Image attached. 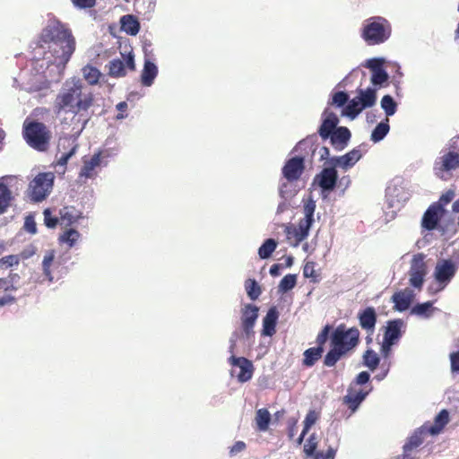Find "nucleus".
I'll list each match as a JSON object with an SVG mask.
<instances>
[{
	"label": "nucleus",
	"mask_w": 459,
	"mask_h": 459,
	"mask_svg": "<svg viewBox=\"0 0 459 459\" xmlns=\"http://www.w3.org/2000/svg\"><path fill=\"white\" fill-rule=\"evenodd\" d=\"M41 41L48 45V50L38 65L40 68L47 65L42 74L48 82L58 81L75 50V39L64 24L52 21L43 30Z\"/></svg>",
	"instance_id": "f257e3e1"
},
{
	"label": "nucleus",
	"mask_w": 459,
	"mask_h": 459,
	"mask_svg": "<svg viewBox=\"0 0 459 459\" xmlns=\"http://www.w3.org/2000/svg\"><path fill=\"white\" fill-rule=\"evenodd\" d=\"M93 102L92 93L83 86L79 79H71L65 82L56 100L57 114L71 113L74 117L87 110Z\"/></svg>",
	"instance_id": "f03ea898"
},
{
	"label": "nucleus",
	"mask_w": 459,
	"mask_h": 459,
	"mask_svg": "<svg viewBox=\"0 0 459 459\" xmlns=\"http://www.w3.org/2000/svg\"><path fill=\"white\" fill-rule=\"evenodd\" d=\"M359 337V332L356 327L338 325L331 335V350L325 355V364L333 367L343 355L357 346Z\"/></svg>",
	"instance_id": "7ed1b4c3"
},
{
	"label": "nucleus",
	"mask_w": 459,
	"mask_h": 459,
	"mask_svg": "<svg viewBox=\"0 0 459 459\" xmlns=\"http://www.w3.org/2000/svg\"><path fill=\"white\" fill-rule=\"evenodd\" d=\"M316 211V202L308 199L303 207L304 218L300 220L299 225H289L285 228V233L289 244L294 247H298L309 234L310 228L315 221L314 214Z\"/></svg>",
	"instance_id": "20e7f679"
},
{
	"label": "nucleus",
	"mask_w": 459,
	"mask_h": 459,
	"mask_svg": "<svg viewBox=\"0 0 459 459\" xmlns=\"http://www.w3.org/2000/svg\"><path fill=\"white\" fill-rule=\"evenodd\" d=\"M391 31V25L385 18L374 16L364 21L361 37L368 44L377 45L386 41Z\"/></svg>",
	"instance_id": "39448f33"
},
{
	"label": "nucleus",
	"mask_w": 459,
	"mask_h": 459,
	"mask_svg": "<svg viewBox=\"0 0 459 459\" xmlns=\"http://www.w3.org/2000/svg\"><path fill=\"white\" fill-rule=\"evenodd\" d=\"M377 102V89L368 87L360 89L342 110V116L354 119L364 109L373 107Z\"/></svg>",
	"instance_id": "423d86ee"
},
{
	"label": "nucleus",
	"mask_w": 459,
	"mask_h": 459,
	"mask_svg": "<svg viewBox=\"0 0 459 459\" xmlns=\"http://www.w3.org/2000/svg\"><path fill=\"white\" fill-rule=\"evenodd\" d=\"M55 176L52 172L39 173L30 183L29 196L35 202L44 200L51 192Z\"/></svg>",
	"instance_id": "0eeeda50"
},
{
	"label": "nucleus",
	"mask_w": 459,
	"mask_h": 459,
	"mask_svg": "<svg viewBox=\"0 0 459 459\" xmlns=\"http://www.w3.org/2000/svg\"><path fill=\"white\" fill-rule=\"evenodd\" d=\"M24 137L31 147L39 151L47 148L49 140L46 126L38 122L24 124Z\"/></svg>",
	"instance_id": "6e6552de"
},
{
	"label": "nucleus",
	"mask_w": 459,
	"mask_h": 459,
	"mask_svg": "<svg viewBox=\"0 0 459 459\" xmlns=\"http://www.w3.org/2000/svg\"><path fill=\"white\" fill-rule=\"evenodd\" d=\"M458 270V263L451 259H440L437 262L433 276L438 288L436 291L444 290L452 281Z\"/></svg>",
	"instance_id": "1a4fd4ad"
},
{
	"label": "nucleus",
	"mask_w": 459,
	"mask_h": 459,
	"mask_svg": "<svg viewBox=\"0 0 459 459\" xmlns=\"http://www.w3.org/2000/svg\"><path fill=\"white\" fill-rule=\"evenodd\" d=\"M425 258L426 256L423 254L413 255L408 271L409 284L418 291L421 290L428 273Z\"/></svg>",
	"instance_id": "9d476101"
},
{
	"label": "nucleus",
	"mask_w": 459,
	"mask_h": 459,
	"mask_svg": "<svg viewBox=\"0 0 459 459\" xmlns=\"http://www.w3.org/2000/svg\"><path fill=\"white\" fill-rule=\"evenodd\" d=\"M459 167V153L447 152L437 157L434 162L433 170L435 175L443 179L448 178V173Z\"/></svg>",
	"instance_id": "9b49d317"
},
{
	"label": "nucleus",
	"mask_w": 459,
	"mask_h": 459,
	"mask_svg": "<svg viewBox=\"0 0 459 459\" xmlns=\"http://www.w3.org/2000/svg\"><path fill=\"white\" fill-rule=\"evenodd\" d=\"M107 151L99 150L91 156L82 158V166L79 177L85 178H93L98 175V169L100 168L104 159L108 158Z\"/></svg>",
	"instance_id": "f8f14e48"
},
{
	"label": "nucleus",
	"mask_w": 459,
	"mask_h": 459,
	"mask_svg": "<svg viewBox=\"0 0 459 459\" xmlns=\"http://www.w3.org/2000/svg\"><path fill=\"white\" fill-rule=\"evenodd\" d=\"M229 361L231 367V377H236L241 383L247 382L252 378L254 367L250 360L244 357L231 356Z\"/></svg>",
	"instance_id": "ddd939ff"
},
{
	"label": "nucleus",
	"mask_w": 459,
	"mask_h": 459,
	"mask_svg": "<svg viewBox=\"0 0 459 459\" xmlns=\"http://www.w3.org/2000/svg\"><path fill=\"white\" fill-rule=\"evenodd\" d=\"M384 58H371L367 60L365 66L371 71L370 82L377 91L387 82L388 74L383 69Z\"/></svg>",
	"instance_id": "4468645a"
},
{
	"label": "nucleus",
	"mask_w": 459,
	"mask_h": 459,
	"mask_svg": "<svg viewBox=\"0 0 459 459\" xmlns=\"http://www.w3.org/2000/svg\"><path fill=\"white\" fill-rule=\"evenodd\" d=\"M403 323L401 320L390 321L386 327L382 342V351L387 356L391 347L399 340L402 335Z\"/></svg>",
	"instance_id": "2eb2a0df"
},
{
	"label": "nucleus",
	"mask_w": 459,
	"mask_h": 459,
	"mask_svg": "<svg viewBox=\"0 0 459 459\" xmlns=\"http://www.w3.org/2000/svg\"><path fill=\"white\" fill-rule=\"evenodd\" d=\"M409 195L402 186L396 185L389 186L386 189V200L394 210L391 212L390 220L394 219L396 211L408 200Z\"/></svg>",
	"instance_id": "dca6fc26"
},
{
	"label": "nucleus",
	"mask_w": 459,
	"mask_h": 459,
	"mask_svg": "<svg viewBox=\"0 0 459 459\" xmlns=\"http://www.w3.org/2000/svg\"><path fill=\"white\" fill-rule=\"evenodd\" d=\"M416 297V293L410 288L398 290L392 296L394 308L399 312L407 310Z\"/></svg>",
	"instance_id": "f3484780"
},
{
	"label": "nucleus",
	"mask_w": 459,
	"mask_h": 459,
	"mask_svg": "<svg viewBox=\"0 0 459 459\" xmlns=\"http://www.w3.org/2000/svg\"><path fill=\"white\" fill-rule=\"evenodd\" d=\"M304 170V160L300 157L290 159L282 168V174L287 181L292 182L301 176Z\"/></svg>",
	"instance_id": "a211bd4d"
},
{
	"label": "nucleus",
	"mask_w": 459,
	"mask_h": 459,
	"mask_svg": "<svg viewBox=\"0 0 459 459\" xmlns=\"http://www.w3.org/2000/svg\"><path fill=\"white\" fill-rule=\"evenodd\" d=\"M444 213L445 209L439 204H431L423 215L421 226L429 230H434Z\"/></svg>",
	"instance_id": "6ab92c4d"
},
{
	"label": "nucleus",
	"mask_w": 459,
	"mask_h": 459,
	"mask_svg": "<svg viewBox=\"0 0 459 459\" xmlns=\"http://www.w3.org/2000/svg\"><path fill=\"white\" fill-rule=\"evenodd\" d=\"M361 158L359 150H352L345 155L334 157L331 160V164L333 167H339L343 170H348L352 168Z\"/></svg>",
	"instance_id": "aec40b11"
},
{
	"label": "nucleus",
	"mask_w": 459,
	"mask_h": 459,
	"mask_svg": "<svg viewBox=\"0 0 459 459\" xmlns=\"http://www.w3.org/2000/svg\"><path fill=\"white\" fill-rule=\"evenodd\" d=\"M337 171L334 168H326L316 177L319 186L323 190H333L337 181Z\"/></svg>",
	"instance_id": "412c9836"
},
{
	"label": "nucleus",
	"mask_w": 459,
	"mask_h": 459,
	"mask_svg": "<svg viewBox=\"0 0 459 459\" xmlns=\"http://www.w3.org/2000/svg\"><path fill=\"white\" fill-rule=\"evenodd\" d=\"M449 421V413L446 410H442L435 418L434 423L431 426L424 425L420 429V434L429 433L430 435L439 434L444 427Z\"/></svg>",
	"instance_id": "4be33fe9"
},
{
	"label": "nucleus",
	"mask_w": 459,
	"mask_h": 459,
	"mask_svg": "<svg viewBox=\"0 0 459 459\" xmlns=\"http://www.w3.org/2000/svg\"><path fill=\"white\" fill-rule=\"evenodd\" d=\"M258 317V307L254 305H246L242 310V325L247 335L252 332Z\"/></svg>",
	"instance_id": "5701e85b"
},
{
	"label": "nucleus",
	"mask_w": 459,
	"mask_h": 459,
	"mask_svg": "<svg viewBox=\"0 0 459 459\" xmlns=\"http://www.w3.org/2000/svg\"><path fill=\"white\" fill-rule=\"evenodd\" d=\"M339 119L335 114L326 109L323 114V123L319 128V134L322 138H328L336 127Z\"/></svg>",
	"instance_id": "b1692460"
},
{
	"label": "nucleus",
	"mask_w": 459,
	"mask_h": 459,
	"mask_svg": "<svg viewBox=\"0 0 459 459\" xmlns=\"http://www.w3.org/2000/svg\"><path fill=\"white\" fill-rule=\"evenodd\" d=\"M368 394V391L364 392L361 389L351 388L343 400L351 411L354 412Z\"/></svg>",
	"instance_id": "393cba45"
},
{
	"label": "nucleus",
	"mask_w": 459,
	"mask_h": 459,
	"mask_svg": "<svg viewBox=\"0 0 459 459\" xmlns=\"http://www.w3.org/2000/svg\"><path fill=\"white\" fill-rule=\"evenodd\" d=\"M82 218V212L73 206H65L59 211L60 224L70 226Z\"/></svg>",
	"instance_id": "a878e982"
},
{
	"label": "nucleus",
	"mask_w": 459,
	"mask_h": 459,
	"mask_svg": "<svg viewBox=\"0 0 459 459\" xmlns=\"http://www.w3.org/2000/svg\"><path fill=\"white\" fill-rule=\"evenodd\" d=\"M279 314L277 309L275 307H271L263 319V335L272 336L275 333V326Z\"/></svg>",
	"instance_id": "bb28decb"
},
{
	"label": "nucleus",
	"mask_w": 459,
	"mask_h": 459,
	"mask_svg": "<svg viewBox=\"0 0 459 459\" xmlns=\"http://www.w3.org/2000/svg\"><path fill=\"white\" fill-rule=\"evenodd\" d=\"M360 326L369 333H373L377 322L376 311L373 307H367L359 314Z\"/></svg>",
	"instance_id": "cd10ccee"
},
{
	"label": "nucleus",
	"mask_w": 459,
	"mask_h": 459,
	"mask_svg": "<svg viewBox=\"0 0 459 459\" xmlns=\"http://www.w3.org/2000/svg\"><path fill=\"white\" fill-rule=\"evenodd\" d=\"M351 133L348 128L341 126L336 128L331 135L332 143L338 150H342L350 140Z\"/></svg>",
	"instance_id": "c85d7f7f"
},
{
	"label": "nucleus",
	"mask_w": 459,
	"mask_h": 459,
	"mask_svg": "<svg viewBox=\"0 0 459 459\" xmlns=\"http://www.w3.org/2000/svg\"><path fill=\"white\" fill-rule=\"evenodd\" d=\"M158 68L156 65L151 61L146 60L142 72V83L144 86H151L157 76Z\"/></svg>",
	"instance_id": "c756f323"
},
{
	"label": "nucleus",
	"mask_w": 459,
	"mask_h": 459,
	"mask_svg": "<svg viewBox=\"0 0 459 459\" xmlns=\"http://www.w3.org/2000/svg\"><path fill=\"white\" fill-rule=\"evenodd\" d=\"M437 308L433 307V302L428 301L415 305L411 308V314L424 319H428L433 316Z\"/></svg>",
	"instance_id": "7c9ffc66"
},
{
	"label": "nucleus",
	"mask_w": 459,
	"mask_h": 459,
	"mask_svg": "<svg viewBox=\"0 0 459 459\" xmlns=\"http://www.w3.org/2000/svg\"><path fill=\"white\" fill-rule=\"evenodd\" d=\"M121 29L129 35H136L140 30L139 22L133 15H125L120 20Z\"/></svg>",
	"instance_id": "2f4dec72"
},
{
	"label": "nucleus",
	"mask_w": 459,
	"mask_h": 459,
	"mask_svg": "<svg viewBox=\"0 0 459 459\" xmlns=\"http://www.w3.org/2000/svg\"><path fill=\"white\" fill-rule=\"evenodd\" d=\"M390 130L389 119L386 117L384 121L380 122L372 131L370 140L374 143L382 141Z\"/></svg>",
	"instance_id": "473e14b6"
},
{
	"label": "nucleus",
	"mask_w": 459,
	"mask_h": 459,
	"mask_svg": "<svg viewBox=\"0 0 459 459\" xmlns=\"http://www.w3.org/2000/svg\"><path fill=\"white\" fill-rule=\"evenodd\" d=\"M56 254L54 250H48L45 252L43 260H42V270L45 277L48 280V281H53V275L51 267L54 263Z\"/></svg>",
	"instance_id": "72a5a7b5"
},
{
	"label": "nucleus",
	"mask_w": 459,
	"mask_h": 459,
	"mask_svg": "<svg viewBox=\"0 0 459 459\" xmlns=\"http://www.w3.org/2000/svg\"><path fill=\"white\" fill-rule=\"evenodd\" d=\"M80 237L81 235L76 230L68 229L59 236L58 240L61 244L72 247L78 242Z\"/></svg>",
	"instance_id": "f704fd0d"
},
{
	"label": "nucleus",
	"mask_w": 459,
	"mask_h": 459,
	"mask_svg": "<svg viewBox=\"0 0 459 459\" xmlns=\"http://www.w3.org/2000/svg\"><path fill=\"white\" fill-rule=\"evenodd\" d=\"M4 181V178H0V214L6 211L12 199V194Z\"/></svg>",
	"instance_id": "c9c22d12"
},
{
	"label": "nucleus",
	"mask_w": 459,
	"mask_h": 459,
	"mask_svg": "<svg viewBox=\"0 0 459 459\" xmlns=\"http://www.w3.org/2000/svg\"><path fill=\"white\" fill-rule=\"evenodd\" d=\"M271 420L270 412L266 409H259L255 415V423L257 429L260 431H265L268 429L269 423Z\"/></svg>",
	"instance_id": "e433bc0d"
},
{
	"label": "nucleus",
	"mask_w": 459,
	"mask_h": 459,
	"mask_svg": "<svg viewBox=\"0 0 459 459\" xmlns=\"http://www.w3.org/2000/svg\"><path fill=\"white\" fill-rule=\"evenodd\" d=\"M83 78L91 85L96 84L100 78V72L91 65H85L82 69Z\"/></svg>",
	"instance_id": "4c0bfd02"
},
{
	"label": "nucleus",
	"mask_w": 459,
	"mask_h": 459,
	"mask_svg": "<svg viewBox=\"0 0 459 459\" xmlns=\"http://www.w3.org/2000/svg\"><path fill=\"white\" fill-rule=\"evenodd\" d=\"M380 106L387 118L388 117L394 116L397 110V103L390 95H385L381 99Z\"/></svg>",
	"instance_id": "58836bf2"
},
{
	"label": "nucleus",
	"mask_w": 459,
	"mask_h": 459,
	"mask_svg": "<svg viewBox=\"0 0 459 459\" xmlns=\"http://www.w3.org/2000/svg\"><path fill=\"white\" fill-rule=\"evenodd\" d=\"M277 247V242L273 238H268L264 241V243L259 247L258 255L260 258L266 259L268 258L273 252Z\"/></svg>",
	"instance_id": "ea45409f"
},
{
	"label": "nucleus",
	"mask_w": 459,
	"mask_h": 459,
	"mask_svg": "<svg viewBox=\"0 0 459 459\" xmlns=\"http://www.w3.org/2000/svg\"><path fill=\"white\" fill-rule=\"evenodd\" d=\"M318 419V414L315 411H310L306 418H305V420H304V429L302 430V433L301 435L299 436V437L298 438V443L299 444H301L303 439H304V437L305 435L307 434V432L309 430V429L316 423V421Z\"/></svg>",
	"instance_id": "a19ab883"
},
{
	"label": "nucleus",
	"mask_w": 459,
	"mask_h": 459,
	"mask_svg": "<svg viewBox=\"0 0 459 459\" xmlns=\"http://www.w3.org/2000/svg\"><path fill=\"white\" fill-rule=\"evenodd\" d=\"M323 352L322 347L310 348L304 352V364L312 366L321 357Z\"/></svg>",
	"instance_id": "79ce46f5"
},
{
	"label": "nucleus",
	"mask_w": 459,
	"mask_h": 459,
	"mask_svg": "<svg viewBox=\"0 0 459 459\" xmlns=\"http://www.w3.org/2000/svg\"><path fill=\"white\" fill-rule=\"evenodd\" d=\"M297 282V276L295 274L285 275L279 284V291L286 292L293 289Z\"/></svg>",
	"instance_id": "37998d69"
},
{
	"label": "nucleus",
	"mask_w": 459,
	"mask_h": 459,
	"mask_svg": "<svg viewBox=\"0 0 459 459\" xmlns=\"http://www.w3.org/2000/svg\"><path fill=\"white\" fill-rule=\"evenodd\" d=\"M109 74L112 76H124L126 74L124 62L120 59H114L109 63Z\"/></svg>",
	"instance_id": "c03bdc74"
},
{
	"label": "nucleus",
	"mask_w": 459,
	"mask_h": 459,
	"mask_svg": "<svg viewBox=\"0 0 459 459\" xmlns=\"http://www.w3.org/2000/svg\"><path fill=\"white\" fill-rule=\"evenodd\" d=\"M297 193V190L293 187L291 182L288 181L282 183L279 188V194L281 197L287 201L293 197Z\"/></svg>",
	"instance_id": "a18cd8bd"
},
{
	"label": "nucleus",
	"mask_w": 459,
	"mask_h": 459,
	"mask_svg": "<svg viewBox=\"0 0 459 459\" xmlns=\"http://www.w3.org/2000/svg\"><path fill=\"white\" fill-rule=\"evenodd\" d=\"M363 359L364 364L371 370L376 369L379 363L378 355L373 351H367L363 356Z\"/></svg>",
	"instance_id": "49530a36"
},
{
	"label": "nucleus",
	"mask_w": 459,
	"mask_h": 459,
	"mask_svg": "<svg viewBox=\"0 0 459 459\" xmlns=\"http://www.w3.org/2000/svg\"><path fill=\"white\" fill-rule=\"evenodd\" d=\"M318 444V437L316 434H312L304 445V453L307 456H312L316 453Z\"/></svg>",
	"instance_id": "de8ad7c7"
},
{
	"label": "nucleus",
	"mask_w": 459,
	"mask_h": 459,
	"mask_svg": "<svg viewBox=\"0 0 459 459\" xmlns=\"http://www.w3.org/2000/svg\"><path fill=\"white\" fill-rule=\"evenodd\" d=\"M245 287L247 295L251 299H256L259 297L261 290L255 281L251 279L247 280L246 281Z\"/></svg>",
	"instance_id": "09e8293b"
},
{
	"label": "nucleus",
	"mask_w": 459,
	"mask_h": 459,
	"mask_svg": "<svg viewBox=\"0 0 459 459\" xmlns=\"http://www.w3.org/2000/svg\"><path fill=\"white\" fill-rule=\"evenodd\" d=\"M43 215L44 223L48 228L53 229L57 225L58 222H60L57 217L52 215V212L49 209H46L43 212Z\"/></svg>",
	"instance_id": "8fccbe9b"
},
{
	"label": "nucleus",
	"mask_w": 459,
	"mask_h": 459,
	"mask_svg": "<svg viewBox=\"0 0 459 459\" xmlns=\"http://www.w3.org/2000/svg\"><path fill=\"white\" fill-rule=\"evenodd\" d=\"M455 191L448 190L440 196L438 202L434 203L433 204H439L440 207L444 208V206L448 204L455 198Z\"/></svg>",
	"instance_id": "3c124183"
},
{
	"label": "nucleus",
	"mask_w": 459,
	"mask_h": 459,
	"mask_svg": "<svg viewBox=\"0 0 459 459\" xmlns=\"http://www.w3.org/2000/svg\"><path fill=\"white\" fill-rule=\"evenodd\" d=\"M336 455V450L333 447H329L325 453L324 452H316L312 457L313 459H334Z\"/></svg>",
	"instance_id": "603ef678"
},
{
	"label": "nucleus",
	"mask_w": 459,
	"mask_h": 459,
	"mask_svg": "<svg viewBox=\"0 0 459 459\" xmlns=\"http://www.w3.org/2000/svg\"><path fill=\"white\" fill-rule=\"evenodd\" d=\"M348 100V95L343 91L334 93L333 96L332 103L337 107L343 106Z\"/></svg>",
	"instance_id": "864d4df0"
},
{
	"label": "nucleus",
	"mask_w": 459,
	"mask_h": 459,
	"mask_svg": "<svg viewBox=\"0 0 459 459\" xmlns=\"http://www.w3.org/2000/svg\"><path fill=\"white\" fill-rule=\"evenodd\" d=\"M19 263V258L16 255H7L2 259H0V267L1 268H8L13 266V264H17Z\"/></svg>",
	"instance_id": "5fc2aeb1"
},
{
	"label": "nucleus",
	"mask_w": 459,
	"mask_h": 459,
	"mask_svg": "<svg viewBox=\"0 0 459 459\" xmlns=\"http://www.w3.org/2000/svg\"><path fill=\"white\" fill-rule=\"evenodd\" d=\"M24 229L31 234L37 232L36 222L33 216L29 215L25 218Z\"/></svg>",
	"instance_id": "6e6d98bb"
},
{
	"label": "nucleus",
	"mask_w": 459,
	"mask_h": 459,
	"mask_svg": "<svg viewBox=\"0 0 459 459\" xmlns=\"http://www.w3.org/2000/svg\"><path fill=\"white\" fill-rule=\"evenodd\" d=\"M452 373L459 372V351L452 352L449 356Z\"/></svg>",
	"instance_id": "4d7b16f0"
},
{
	"label": "nucleus",
	"mask_w": 459,
	"mask_h": 459,
	"mask_svg": "<svg viewBox=\"0 0 459 459\" xmlns=\"http://www.w3.org/2000/svg\"><path fill=\"white\" fill-rule=\"evenodd\" d=\"M329 331L330 326L325 325L321 331V333L317 335L316 342L319 345L318 347H322L325 343L328 338Z\"/></svg>",
	"instance_id": "13d9d810"
},
{
	"label": "nucleus",
	"mask_w": 459,
	"mask_h": 459,
	"mask_svg": "<svg viewBox=\"0 0 459 459\" xmlns=\"http://www.w3.org/2000/svg\"><path fill=\"white\" fill-rule=\"evenodd\" d=\"M76 150L77 144H74L68 152L62 154V156L58 160V164L61 166H65L69 160V159L76 152Z\"/></svg>",
	"instance_id": "bf43d9fd"
},
{
	"label": "nucleus",
	"mask_w": 459,
	"mask_h": 459,
	"mask_svg": "<svg viewBox=\"0 0 459 459\" xmlns=\"http://www.w3.org/2000/svg\"><path fill=\"white\" fill-rule=\"evenodd\" d=\"M78 8H90L95 4V0H72Z\"/></svg>",
	"instance_id": "052dcab7"
},
{
	"label": "nucleus",
	"mask_w": 459,
	"mask_h": 459,
	"mask_svg": "<svg viewBox=\"0 0 459 459\" xmlns=\"http://www.w3.org/2000/svg\"><path fill=\"white\" fill-rule=\"evenodd\" d=\"M303 274L306 278H310L315 275V264L313 262H307L305 264Z\"/></svg>",
	"instance_id": "680f3d73"
},
{
	"label": "nucleus",
	"mask_w": 459,
	"mask_h": 459,
	"mask_svg": "<svg viewBox=\"0 0 459 459\" xmlns=\"http://www.w3.org/2000/svg\"><path fill=\"white\" fill-rule=\"evenodd\" d=\"M246 448V444L243 441L236 442L230 448V453L231 455H235L242 452Z\"/></svg>",
	"instance_id": "e2e57ef3"
},
{
	"label": "nucleus",
	"mask_w": 459,
	"mask_h": 459,
	"mask_svg": "<svg viewBox=\"0 0 459 459\" xmlns=\"http://www.w3.org/2000/svg\"><path fill=\"white\" fill-rule=\"evenodd\" d=\"M369 380V374L366 371H363V372H360L357 378H356V383L358 385H364L366 384L368 381Z\"/></svg>",
	"instance_id": "0e129e2a"
},
{
	"label": "nucleus",
	"mask_w": 459,
	"mask_h": 459,
	"mask_svg": "<svg viewBox=\"0 0 459 459\" xmlns=\"http://www.w3.org/2000/svg\"><path fill=\"white\" fill-rule=\"evenodd\" d=\"M117 108L118 111H120V113L117 116V119H123L126 117V115L124 114V112L126 110L127 108V103L125 102V101H122V102H119L117 105Z\"/></svg>",
	"instance_id": "69168bd1"
},
{
	"label": "nucleus",
	"mask_w": 459,
	"mask_h": 459,
	"mask_svg": "<svg viewBox=\"0 0 459 459\" xmlns=\"http://www.w3.org/2000/svg\"><path fill=\"white\" fill-rule=\"evenodd\" d=\"M12 287V282L6 279H0V290H7Z\"/></svg>",
	"instance_id": "338daca9"
},
{
	"label": "nucleus",
	"mask_w": 459,
	"mask_h": 459,
	"mask_svg": "<svg viewBox=\"0 0 459 459\" xmlns=\"http://www.w3.org/2000/svg\"><path fill=\"white\" fill-rule=\"evenodd\" d=\"M13 301V298L11 296H4L0 299V307H3L4 305L10 304Z\"/></svg>",
	"instance_id": "774afa93"
}]
</instances>
